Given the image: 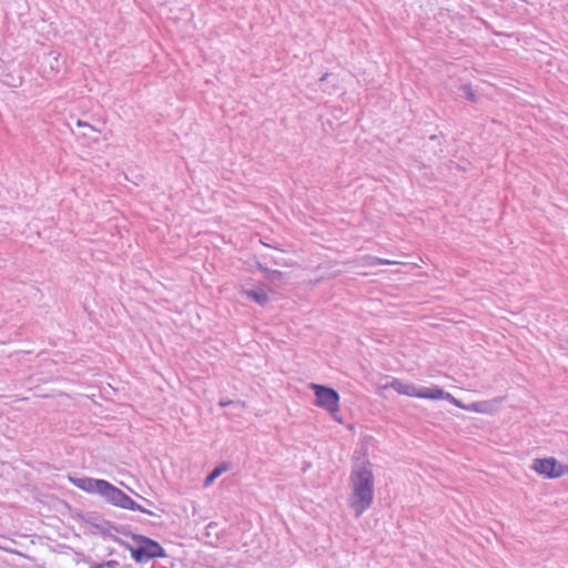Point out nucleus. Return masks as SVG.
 Returning <instances> with one entry per match:
<instances>
[{"label":"nucleus","instance_id":"1","mask_svg":"<svg viewBox=\"0 0 568 568\" xmlns=\"http://www.w3.org/2000/svg\"><path fill=\"white\" fill-rule=\"evenodd\" d=\"M69 480L74 487L88 494H97L101 496L105 503L112 506L154 516V513L138 504L123 490H121L120 488H118L116 486H114L113 484L109 483L105 479L92 478L87 476H69Z\"/></svg>","mask_w":568,"mask_h":568},{"label":"nucleus","instance_id":"3","mask_svg":"<svg viewBox=\"0 0 568 568\" xmlns=\"http://www.w3.org/2000/svg\"><path fill=\"white\" fill-rule=\"evenodd\" d=\"M131 538L135 541L136 546L125 544V547L130 550L131 557L136 562H148L155 558L166 557L164 548L158 541L138 534H131ZM114 539L124 545L119 538Z\"/></svg>","mask_w":568,"mask_h":568},{"label":"nucleus","instance_id":"12","mask_svg":"<svg viewBox=\"0 0 568 568\" xmlns=\"http://www.w3.org/2000/svg\"><path fill=\"white\" fill-rule=\"evenodd\" d=\"M459 90L465 94V97L468 101H470V102L477 101V98L473 90L471 84H469V83L462 84Z\"/></svg>","mask_w":568,"mask_h":568},{"label":"nucleus","instance_id":"13","mask_svg":"<svg viewBox=\"0 0 568 568\" xmlns=\"http://www.w3.org/2000/svg\"><path fill=\"white\" fill-rule=\"evenodd\" d=\"M219 405L221 407L234 406L236 408H244L246 404H245V402H242V400H225V399H221Z\"/></svg>","mask_w":568,"mask_h":568},{"label":"nucleus","instance_id":"16","mask_svg":"<svg viewBox=\"0 0 568 568\" xmlns=\"http://www.w3.org/2000/svg\"><path fill=\"white\" fill-rule=\"evenodd\" d=\"M77 125H78V126H80V128H81V126H83V128H89L90 130L95 131V129H94V126H93V125H91V124H89V123H87V122H84V121H82V120H78V121H77Z\"/></svg>","mask_w":568,"mask_h":568},{"label":"nucleus","instance_id":"9","mask_svg":"<svg viewBox=\"0 0 568 568\" xmlns=\"http://www.w3.org/2000/svg\"><path fill=\"white\" fill-rule=\"evenodd\" d=\"M78 562L85 564L89 568H119L120 562L114 559L105 560L102 562L94 561L90 556L82 555Z\"/></svg>","mask_w":568,"mask_h":568},{"label":"nucleus","instance_id":"10","mask_svg":"<svg viewBox=\"0 0 568 568\" xmlns=\"http://www.w3.org/2000/svg\"><path fill=\"white\" fill-rule=\"evenodd\" d=\"M230 465L226 463H222L216 466L204 479V485H211L219 476H221L224 471L229 470Z\"/></svg>","mask_w":568,"mask_h":568},{"label":"nucleus","instance_id":"8","mask_svg":"<svg viewBox=\"0 0 568 568\" xmlns=\"http://www.w3.org/2000/svg\"><path fill=\"white\" fill-rule=\"evenodd\" d=\"M430 399H445L449 402L450 404L455 405L456 407L466 409L467 406L463 405L462 402L457 398H455L450 393L445 392L439 386L434 385L432 389Z\"/></svg>","mask_w":568,"mask_h":568},{"label":"nucleus","instance_id":"5","mask_svg":"<svg viewBox=\"0 0 568 568\" xmlns=\"http://www.w3.org/2000/svg\"><path fill=\"white\" fill-rule=\"evenodd\" d=\"M394 389L400 395L409 397H417L423 399H430L432 387H417L414 383L404 382L399 378H392V381L383 386V389Z\"/></svg>","mask_w":568,"mask_h":568},{"label":"nucleus","instance_id":"14","mask_svg":"<svg viewBox=\"0 0 568 568\" xmlns=\"http://www.w3.org/2000/svg\"><path fill=\"white\" fill-rule=\"evenodd\" d=\"M283 276V272L278 270H271L270 274H267L266 278L270 281L278 280Z\"/></svg>","mask_w":568,"mask_h":568},{"label":"nucleus","instance_id":"17","mask_svg":"<svg viewBox=\"0 0 568 568\" xmlns=\"http://www.w3.org/2000/svg\"><path fill=\"white\" fill-rule=\"evenodd\" d=\"M257 268L260 271H262L264 274H265V277L267 276V274H270L271 272V268L266 267L264 264L262 263H257Z\"/></svg>","mask_w":568,"mask_h":568},{"label":"nucleus","instance_id":"6","mask_svg":"<svg viewBox=\"0 0 568 568\" xmlns=\"http://www.w3.org/2000/svg\"><path fill=\"white\" fill-rule=\"evenodd\" d=\"M531 469L549 479L568 474V465L559 464L554 457L534 459Z\"/></svg>","mask_w":568,"mask_h":568},{"label":"nucleus","instance_id":"4","mask_svg":"<svg viewBox=\"0 0 568 568\" xmlns=\"http://www.w3.org/2000/svg\"><path fill=\"white\" fill-rule=\"evenodd\" d=\"M311 388L315 394L314 404L327 410L336 422L342 423V419L337 416L339 410V394L337 390L320 384H311Z\"/></svg>","mask_w":568,"mask_h":568},{"label":"nucleus","instance_id":"20","mask_svg":"<svg viewBox=\"0 0 568 568\" xmlns=\"http://www.w3.org/2000/svg\"><path fill=\"white\" fill-rule=\"evenodd\" d=\"M328 78V73H325L321 77L320 81H325Z\"/></svg>","mask_w":568,"mask_h":568},{"label":"nucleus","instance_id":"19","mask_svg":"<svg viewBox=\"0 0 568 568\" xmlns=\"http://www.w3.org/2000/svg\"><path fill=\"white\" fill-rule=\"evenodd\" d=\"M85 521H87V524H90V525L94 526L95 528H100L99 525L92 523L90 519H87Z\"/></svg>","mask_w":568,"mask_h":568},{"label":"nucleus","instance_id":"11","mask_svg":"<svg viewBox=\"0 0 568 568\" xmlns=\"http://www.w3.org/2000/svg\"><path fill=\"white\" fill-rule=\"evenodd\" d=\"M490 403L486 400L474 402L466 407V410L485 414L490 410Z\"/></svg>","mask_w":568,"mask_h":568},{"label":"nucleus","instance_id":"15","mask_svg":"<svg viewBox=\"0 0 568 568\" xmlns=\"http://www.w3.org/2000/svg\"><path fill=\"white\" fill-rule=\"evenodd\" d=\"M392 262L389 260L375 257L374 265H389Z\"/></svg>","mask_w":568,"mask_h":568},{"label":"nucleus","instance_id":"2","mask_svg":"<svg viewBox=\"0 0 568 568\" xmlns=\"http://www.w3.org/2000/svg\"><path fill=\"white\" fill-rule=\"evenodd\" d=\"M349 481L352 487L349 506L355 510L356 517H359L371 508L374 500V475L371 463L364 460L354 466Z\"/></svg>","mask_w":568,"mask_h":568},{"label":"nucleus","instance_id":"7","mask_svg":"<svg viewBox=\"0 0 568 568\" xmlns=\"http://www.w3.org/2000/svg\"><path fill=\"white\" fill-rule=\"evenodd\" d=\"M242 295H244L248 300H252L260 306H265L270 301L267 293L265 292L264 288L261 287L243 290Z\"/></svg>","mask_w":568,"mask_h":568},{"label":"nucleus","instance_id":"18","mask_svg":"<svg viewBox=\"0 0 568 568\" xmlns=\"http://www.w3.org/2000/svg\"><path fill=\"white\" fill-rule=\"evenodd\" d=\"M111 527H112L116 532H120V534L125 535V531H124V528H123V527H118V526H114V525H111Z\"/></svg>","mask_w":568,"mask_h":568}]
</instances>
